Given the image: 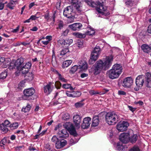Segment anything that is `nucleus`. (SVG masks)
Wrapping results in <instances>:
<instances>
[{
	"label": "nucleus",
	"instance_id": "57",
	"mask_svg": "<svg viewBox=\"0 0 151 151\" xmlns=\"http://www.w3.org/2000/svg\"><path fill=\"white\" fill-rule=\"evenodd\" d=\"M69 32V30L67 29H66L65 31H63L62 34V35L64 36H66Z\"/></svg>",
	"mask_w": 151,
	"mask_h": 151
},
{
	"label": "nucleus",
	"instance_id": "15",
	"mask_svg": "<svg viewBox=\"0 0 151 151\" xmlns=\"http://www.w3.org/2000/svg\"><path fill=\"white\" fill-rule=\"evenodd\" d=\"M83 25L80 23H76L69 26V28L72 30L78 31L80 30Z\"/></svg>",
	"mask_w": 151,
	"mask_h": 151
},
{
	"label": "nucleus",
	"instance_id": "45",
	"mask_svg": "<svg viewBox=\"0 0 151 151\" xmlns=\"http://www.w3.org/2000/svg\"><path fill=\"white\" fill-rule=\"evenodd\" d=\"M40 13L37 12L35 15H32L30 17V19L32 20H35L37 19H38L39 17V16L37 17V15H40Z\"/></svg>",
	"mask_w": 151,
	"mask_h": 151
},
{
	"label": "nucleus",
	"instance_id": "2",
	"mask_svg": "<svg viewBox=\"0 0 151 151\" xmlns=\"http://www.w3.org/2000/svg\"><path fill=\"white\" fill-rule=\"evenodd\" d=\"M106 122L109 125L116 123L119 120V116L117 112L115 111L109 112L104 116Z\"/></svg>",
	"mask_w": 151,
	"mask_h": 151
},
{
	"label": "nucleus",
	"instance_id": "27",
	"mask_svg": "<svg viewBox=\"0 0 151 151\" xmlns=\"http://www.w3.org/2000/svg\"><path fill=\"white\" fill-rule=\"evenodd\" d=\"M149 76H150V75H148L147 76L145 75L146 81L145 82V84L147 87L150 88H151V78Z\"/></svg>",
	"mask_w": 151,
	"mask_h": 151
},
{
	"label": "nucleus",
	"instance_id": "60",
	"mask_svg": "<svg viewBox=\"0 0 151 151\" xmlns=\"http://www.w3.org/2000/svg\"><path fill=\"white\" fill-rule=\"evenodd\" d=\"M16 67V66H15V63H10V65L9 67V68L10 69H13L15 67Z\"/></svg>",
	"mask_w": 151,
	"mask_h": 151
},
{
	"label": "nucleus",
	"instance_id": "58",
	"mask_svg": "<svg viewBox=\"0 0 151 151\" xmlns=\"http://www.w3.org/2000/svg\"><path fill=\"white\" fill-rule=\"evenodd\" d=\"M118 94L120 95H125L126 94V92L123 91L119 90L118 91Z\"/></svg>",
	"mask_w": 151,
	"mask_h": 151
},
{
	"label": "nucleus",
	"instance_id": "20",
	"mask_svg": "<svg viewBox=\"0 0 151 151\" xmlns=\"http://www.w3.org/2000/svg\"><path fill=\"white\" fill-rule=\"evenodd\" d=\"M103 113H101L98 116H94L92 119V122L91 126L92 127H96L97 126L99 123V117L101 115H103Z\"/></svg>",
	"mask_w": 151,
	"mask_h": 151
},
{
	"label": "nucleus",
	"instance_id": "64",
	"mask_svg": "<svg viewBox=\"0 0 151 151\" xmlns=\"http://www.w3.org/2000/svg\"><path fill=\"white\" fill-rule=\"evenodd\" d=\"M147 31L149 33L151 34V24L148 26L147 27Z\"/></svg>",
	"mask_w": 151,
	"mask_h": 151
},
{
	"label": "nucleus",
	"instance_id": "32",
	"mask_svg": "<svg viewBox=\"0 0 151 151\" xmlns=\"http://www.w3.org/2000/svg\"><path fill=\"white\" fill-rule=\"evenodd\" d=\"M72 62V60H68L64 61L62 65V68H64L68 67L71 64Z\"/></svg>",
	"mask_w": 151,
	"mask_h": 151
},
{
	"label": "nucleus",
	"instance_id": "47",
	"mask_svg": "<svg viewBox=\"0 0 151 151\" xmlns=\"http://www.w3.org/2000/svg\"><path fill=\"white\" fill-rule=\"evenodd\" d=\"M70 118V116L69 114L68 113H65L63 114L62 119L64 120L67 121Z\"/></svg>",
	"mask_w": 151,
	"mask_h": 151
},
{
	"label": "nucleus",
	"instance_id": "31",
	"mask_svg": "<svg viewBox=\"0 0 151 151\" xmlns=\"http://www.w3.org/2000/svg\"><path fill=\"white\" fill-rule=\"evenodd\" d=\"M62 88L65 89L70 88V90L71 91L74 90L75 88H73L71 84L67 83L63 84L62 85Z\"/></svg>",
	"mask_w": 151,
	"mask_h": 151
},
{
	"label": "nucleus",
	"instance_id": "25",
	"mask_svg": "<svg viewBox=\"0 0 151 151\" xmlns=\"http://www.w3.org/2000/svg\"><path fill=\"white\" fill-rule=\"evenodd\" d=\"M73 40L71 39H68L64 40L61 43L62 47L68 48L73 42Z\"/></svg>",
	"mask_w": 151,
	"mask_h": 151
},
{
	"label": "nucleus",
	"instance_id": "52",
	"mask_svg": "<svg viewBox=\"0 0 151 151\" xmlns=\"http://www.w3.org/2000/svg\"><path fill=\"white\" fill-rule=\"evenodd\" d=\"M60 136L59 138H58L56 136H53L51 139V141L54 143H56V142L60 139Z\"/></svg>",
	"mask_w": 151,
	"mask_h": 151
},
{
	"label": "nucleus",
	"instance_id": "21",
	"mask_svg": "<svg viewBox=\"0 0 151 151\" xmlns=\"http://www.w3.org/2000/svg\"><path fill=\"white\" fill-rule=\"evenodd\" d=\"M78 67L81 69V70L85 71L88 68V65L85 61L84 60H81L78 63Z\"/></svg>",
	"mask_w": 151,
	"mask_h": 151
},
{
	"label": "nucleus",
	"instance_id": "17",
	"mask_svg": "<svg viewBox=\"0 0 151 151\" xmlns=\"http://www.w3.org/2000/svg\"><path fill=\"white\" fill-rule=\"evenodd\" d=\"M24 62V59L23 58H20L17 59L15 62V65L16 66L17 69L20 71L21 68L23 65Z\"/></svg>",
	"mask_w": 151,
	"mask_h": 151
},
{
	"label": "nucleus",
	"instance_id": "36",
	"mask_svg": "<svg viewBox=\"0 0 151 151\" xmlns=\"http://www.w3.org/2000/svg\"><path fill=\"white\" fill-rule=\"evenodd\" d=\"M15 1L13 0L10 1L7 5V7L11 9H14V7L15 5Z\"/></svg>",
	"mask_w": 151,
	"mask_h": 151
},
{
	"label": "nucleus",
	"instance_id": "43",
	"mask_svg": "<svg viewBox=\"0 0 151 151\" xmlns=\"http://www.w3.org/2000/svg\"><path fill=\"white\" fill-rule=\"evenodd\" d=\"M73 97H77L81 95V93L79 91H72Z\"/></svg>",
	"mask_w": 151,
	"mask_h": 151
},
{
	"label": "nucleus",
	"instance_id": "62",
	"mask_svg": "<svg viewBox=\"0 0 151 151\" xmlns=\"http://www.w3.org/2000/svg\"><path fill=\"white\" fill-rule=\"evenodd\" d=\"M72 91H67L66 92V94L67 96L69 97H73V94H72Z\"/></svg>",
	"mask_w": 151,
	"mask_h": 151
},
{
	"label": "nucleus",
	"instance_id": "41",
	"mask_svg": "<svg viewBox=\"0 0 151 151\" xmlns=\"http://www.w3.org/2000/svg\"><path fill=\"white\" fill-rule=\"evenodd\" d=\"M85 100L84 99H82L81 101L76 103L75 104V106L76 108H80L83 106L84 105V103H83V102Z\"/></svg>",
	"mask_w": 151,
	"mask_h": 151
},
{
	"label": "nucleus",
	"instance_id": "30",
	"mask_svg": "<svg viewBox=\"0 0 151 151\" xmlns=\"http://www.w3.org/2000/svg\"><path fill=\"white\" fill-rule=\"evenodd\" d=\"M138 139V136L137 134H134L130 137L129 136V141L132 143H134L136 142Z\"/></svg>",
	"mask_w": 151,
	"mask_h": 151
},
{
	"label": "nucleus",
	"instance_id": "59",
	"mask_svg": "<svg viewBox=\"0 0 151 151\" xmlns=\"http://www.w3.org/2000/svg\"><path fill=\"white\" fill-rule=\"evenodd\" d=\"M49 16L50 15L49 13H46L44 15L45 19H46L47 21H48L49 19Z\"/></svg>",
	"mask_w": 151,
	"mask_h": 151
},
{
	"label": "nucleus",
	"instance_id": "37",
	"mask_svg": "<svg viewBox=\"0 0 151 151\" xmlns=\"http://www.w3.org/2000/svg\"><path fill=\"white\" fill-rule=\"evenodd\" d=\"M95 33V31L93 28H90L85 33L86 35H92Z\"/></svg>",
	"mask_w": 151,
	"mask_h": 151
},
{
	"label": "nucleus",
	"instance_id": "50",
	"mask_svg": "<svg viewBox=\"0 0 151 151\" xmlns=\"http://www.w3.org/2000/svg\"><path fill=\"white\" fill-rule=\"evenodd\" d=\"M128 151H140V150L138 146L135 145L130 149Z\"/></svg>",
	"mask_w": 151,
	"mask_h": 151
},
{
	"label": "nucleus",
	"instance_id": "9",
	"mask_svg": "<svg viewBox=\"0 0 151 151\" xmlns=\"http://www.w3.org/2000/svg\"><path fill=\"white\" fill-rule=\"evenodd\" d=\"M129 133L123 132L121 133L119 136V140L122 143L126 144L129 142Z\"/></svg>",
	"mask_w": 151,
	"mask_h": 151
},
{
	"label": "nucleus",
	"instance_id": "34",
	"mask_svg": "<svg viewBox=\"0 0 151 151\" xmlns=\"http://www.w3.org/2000/svg\"><path fill=\"white\" fill-rule=\"evenodd\" d=\"M31 108V105L28 104L25 107L22 108V111L24 112L25 113L28 112L30 111Z\"/></svg>",
	"mask_w": 151,
	"mask_h": 151
},
{
	"label": "nucleus",
	"instance_id": "38",
	"mask_svg": "<svg viewBox=\"0 0 151 151\" xmlns=\"http://www.w3.org/2000/svg\"><path fill=\"white\" fill-rule=\"evenodd\" d=\"M27 74L26 75L27 76V80L29 81H31L33 80L34 78V74L32 73H27Z\"/></svg>",
	"mask_w": 151,
	"mask_h": 151
},
{
	"label": "nucleus",
	"instance_id": "7",
	"mask_svg": "<svg viewBox=\"0 0 151 151\" xmlns=\"http://www.w3.org/2000/svg\"><path fill=\"white\" fill-rule=\"evenodd\" d=\"M106 0H101V4L98 8L96 9L97 11L100 13L102 14L105 15H108L109 13L108 10H107L106 7L104 6V4L105 3Z\"/></svg>",
	"mask_w": 151,
	"mask_h": 151
},
{
	"label": "nucleus",
	"instance_id": "42",
	"mask_svg": "<svg viewBox=\"0 0 151 151\" xmlns=\"http://www.w3.org/2000/svg\"><path fill=\"white\" fill-rule=\"evenodd\" d=\"M65 25L64 22L61 20H60L58 22V27H57V29H61Z\"/></svg>",
	"mask_w": 151,
	"mask_h": 151
},
{
	"label": "nucleus",
	"instance_id": "26",
	"mask_svg": "<svg viewBox=\"0 0 151 151\" xmlns=\"http://www.w3.org/2000/svg\"><path fill=\"white\" fill-rule=\"evenodd\" d=\"M68 130L66 129H63L62 130H59L58 132V134L60 136V138H65L68 136V134L67 132Z\"/></svg>",
	"mask_w": 151,
	"mask_h": 151
},
{
	"label": "nucleus",
	"instance_id": "35",
	"mask_svg": "<svg viewBox=\"0 0 151 151\" xmlns=\"http://www.w3.org/2000/svg\"><path fill=\"white\" fill-rule=\"evenodd\" d=\"M134 4V1L133 0H126L125 4L128 7H132Z\"/></svg>",
	"mask_w": 151,
	"mask_h": 151
},
{
	"label": "nucleus",
	"instance_id": "13",
	"mask_svg": "<svg viewBox=\"0 0 151 151\" xmlns=\"http://www.w3.org/2000/svg\"><path fill=\"white\" fill-rule=\"evenodd\" d=\"M55 143V147L57 149H60L64 147L67 144L66 140L63 138H60Z\"/></svg>",
	"mask_w": 151,
	"mask_h": 151
},
{
	"label": "nucleus",
	"instance_id": "28",
	"mask_svg": "<svg viewBox=\"0 0 151 151\" xmlns=\"http://www.w3.org/2000/svg\"><path fill=\"white\" fill-rule=\"evenodd\" d=\"M141 48L143 51L146 53H148L150 52V50H151L150 46H149L148 45L144 44L142 45Z\"/></svg>",
	"mask_w": 151,
	"mask_h": 151
},
{
	"label": "nucleus",
	"instance_id": "19",
	"mask_svg": "<svg viewBox=\"0 0 151 151\" xmlns=\"http://www.w3.org/2000/svg\"><path fill=\"white\" fill-rule=\"evenodd\" d=\"M108 73L109 78L112 79L117 78L120 75L119 73L112 69L109 71Z\"/></svg>",
	"mask_w": 151,
	"mask_h": 151
},
{
	"label": "nucleus",
	"instance_id": "16",
	"mask_svg": "<svg viewBox=\"0 0 151 151\" xmlns=\"http://www.w3.org/2000/svg\"><path fill=\"white\" fill-rule=\"evenodd\" d=\"M85 1L90 6L92 7H95L96 9L101 4V1H98L95 2L92 1V0H85Z\"/></svg>",
	"mask_w": 151,
	"mask_h": 151
},
{
	"label": "nucleus",
	"instance_id": "63",
	"mask_svg": "<svg viewBox=\"0 0 151 151\" xmlns=\"http://www.w3.org/2000/svg\"><path fill=\"white\" fill-rule=\"evenodd\" d=\"M32 144H31V145L29 146V147L28 149L30 151H34V150H36V149L34 147H33L32 146Z\"/></svg>",
	"mask_w": 151,
	"mask_h": 151
},
{
	"label": "nucleus",
	"instance_id": "44",
	"mask_svg": "<svg viewBox=\"0 0 151 151\" xmlns=\"http://www.w3.org/2000/svg\"><path fill=\"white\" fill-rule=\"evenodd\" d=\"M7 75V71H6L2 72L0 74V79H5Z\"/></svg>",
	"mask_w": 151,
	"mask_h": 151
},
{
	"label": "nucleus",
	"instance_id": "61",
	"mask_svg": "<svg viewBox=\"0 0 151 151\" xmlns=\"http://www.w3.org/2000/svg\"><path fill=\"white\" fill-rule=\"evenodd\" d=\"M44 146L45 148L47 150L51 149L50 145L49 144L47 143L45 144Z\"/></svg>",
	"mask_w": 151,
	"mask_h": 151
},
{
	"label": "nucleus",
	"instance_id": "33",
	"mask_svg": "<svg viewBox=\"0 0 151 151\" xmlns=\"http://www.w3.org/2000/svg\"><path fill=\"white\" fill-rule=\"evenodd\" d=\"M73 35L75 36L76 37L80 38H85L86 36V34H82L79 32H74L73 34Z\"/></svg>",
	"mask_w": 151,
	"mask_h": 151
},
{
	"label": "nucleus",
	"instance_id": "29",
	"mask_svg": "<svg viewBox=\"0 0 151 151\" xmlns=\"http://www.w3.org/2000/svg\"><path fill=\"white\" fill-rule=\"evenodd\" d=\"M55 73L57 74L58 77V78L59 80L63 82L67 83L68 80L65 79L63 77L60 73L57 70H55Z\"/></svg>",
	"mask_w": 151,
	"mask_h": 151
},
{
	"label": "nucleus",
	"instance_id": "4",
	"mask_svg": "<svg viewBox=\"0 0 151 151\" xmlns=\"http://www.w3.org/2000/svg\"><path fill=\"white\" fill-rule=\"evenodd\" d=\"M101 52V49L99 46H96L93 51L91 52L90 59L89 61V64H93L98 59Z\"/></svg>",
	"mask_w": 151,
	"mask_h": 151
},
{
	"label": "nucleus",
	"instance_id": "8",
	"mask_svg": "<svg viewBox=\"0 0 151 151\" xmlns=\"http://www.w3.org/2000/svg\"><path fill=\"white\" fill-rule=\"evenodd\" d=\"M129 126V124L126 121H120L117 125V129L119 132H124L126 131Z\"/></svg>",
	"mask_w": 151,
	"mask_h": 151
},
{
	"label": "nucleus",
	"instance_id": "12",
	"mask_svg": "<svg viewBox=\"0 0 151 151\" xmlns=\"http://www.w3.org/2000/svg\"><path fill=\"white\" fill-rule=\"evenodd\" d=\"M82 117L78 114L75 115L73 117V120L75 126L78 128L80 127Z\"/></svg>",
	"mask_w": 151,
	"mask_h": 151
},
{
	"label": "nucleus",
	"instance_id": "46",
	"mask_svg": "<svg viewBox=\"0 0 151 151\" xmlns=\"http://www.w3.org/2000/svg\"><path fill=\"white\" fill-rule=\"evenodd\" d=\"M69 52V50L68 48L65 47L61 51L60 55H64Z\"/></svg>",
	"mask_w": 151,
	"mask_h": 151
},
{
	"label": "nucleus",
	"instance_id": "5",
	"mask_svg": "<svg viewBox=\"0 0 151 151\" xmlns=\"http://www.w3.org/2000/svg\"><path fill=\"white\" fill-rule=\"evenodd\" d=\"M145 76L143 75H139L137 77L136 79L135 83L136 86L134 88V90L138 91L141 89L144 83V79Z\"/></svg>",
	"mask_w": 151,
	"mask_h": 151
},
{
	"label": "nucleus",
	"instance_id": "3",
	"mask_svg": "<svg viewBox=\"0 0 151 151\" xmlns=\"http://www.w3.org/2000/svg\"><path fill=\"white\" fill-rule=\"evenodd\" d=\"M35 90L33 88H30L25 89L23 91V95L22 98L23 100L28 101L33 100L34 99V93Z\"/></svg>",
	"mask_w": 151,
	"mask_h": 151
},
{
	"label": "nucleus",
	"instance_id": "56",
	"mask_svg": "<svg viewBox=\"0 0 151 151\" xmlns=\"http://www.w3.org/2000/svg\"><path fill=\"white\" fill-rule=\"evenodd\" d=\"M25 82L24 81H21L18 84L19 88H20L21 87H23L25 85Z\"/></svg>",
	"mask_w": 151,
	"mask_h": 151
},
{
	"label": "nucleus",
	"instance_id": "18",
	"mask_svg": "<svg viewBox=\"0 0 151 151\" xmlns=\"http://www.w3.org/2000/svg\"><path fill=\"white\" fill-rule=\"evenodd\" d=\"M66 128L71 135H73L74 137H77L78 136V134L73 124H71L69 127H67Z\"/></svg>",
	"mask_w": 151,
	"mask_h": 151
},
{
	"label": "nucleus",
	"instance_id": "1",
	"mask_svg": "<svg viewBox=\"0 0 151 151\" xmlns=\"http://www.w3.org/2000/svg\"><path fill=\"white\" fill-rule=\"evenodd\" d=\"M113 57L112 55L106 56L104 62L100 60L96 62L93 65V74L95 75L99 74L102 70H104L109 69L112 64Z\"/></svg>",
	"mask_w": 151,
	"mask_h": 151
},
{
	"label": "nucleus",
	"instance_id": "11",
	"mask_svg": "<svg viewBox=\"0 0 151 151\" xmlns=\"http://www.w3.org/2000/svg\"><path fill=\"white\" fill-rule=\"evenodd\" d=\"M91 119L89 117H87L84 118L81 127L83 129L88 128L90 126L91 122Z\"/></svg>",
	"mask_w": 151,
	"mask_h": 151
},
{
	"label": "nucleus",
	"instance_id": "22",
	"mask_svg": "<svg viewBox=\"0 0 151 151\" xmlns=\"http://www.w3.org/2000/svg\"><path fill=\"white\" fill-rule=\"evenodd\" d=\"M52 84L51 82H49L46 85L44 86L43 87L44 92L47 95H49L52 91V89L51 88V86Z\"/></svg>",
	"mask_w": 151,
	"mask_h": 151
},
{
	"label": "nucleus",
	"instance_id": "23",
	"mask_svg": "<svg viewBox=\"0 0 151 151\" xmlns=\"http://www.w3.org/2000/svg\"><path fill=\"white\" fill-rule=\"evenodd\" d=\"M71 4L78 12H81V10L80 8L81 2L77 0H72Z\"/></svg>",
	"mask_w": 151,
	"mask_h": 151
},
{
	"label": "nucleus",
	"instance_id": "14",
	"mask_svg": "<svg viewBox=\"0 0 151 151\" xmlns=\"http://www.w3.org/2000/svg\"><path fill=\"white\" fill-rule=\"evenodd\" d=\"M32 66V63L31 62H28L25 63L24 65L22 66V67L20 70L22 71V73L23 74H27L29 69Z\"/></svg>",
	"mask_w": 151,
	"mask_h": 151
},
{
	"label": "nucleus",
	"instance_id": "51",
	"mask_svg": "<svg viewBox=\"0 0 151 151\" xmlns=\"http://www.w3.org/2000/svg\"><path fill=\"white\" fill-rule=\"evenodd\" d=\"M19 124L17 122L13 123L10 125V127H13L14 129H16L18 127Z\"/></svg>",
	"mask_w": 151,
	"mask_h": 151
},
{
	"label": "nucleus",
	"instance_id": "55",
	"mask_svg": "<svg viewBox=\"0 0 151 151\" xmlns=\"http://www.w3.org/2000/svg\"><path fill=\"white\" fill-rule=\"evenodd\" d=\"M10 122L8 121V120H5L3 123H2L1 124H3L4 125H5V127H10Z\"/></svg>",
	"mask_w": 151,
	"mask_h": 151
},
{
	"label": "nucleus",
	"instance_id": "54",
	"mask_svg": "<svg viewBox=\"0 0 151 151\" xmlns=\"http://www.w3.org/2000/svg\"><path fill=\"white\" fill-rule=\"evenodd\" d=\"M5 127V125L1 124L0 129L4 132L7 131L8 129L7 127Z\"/></svg>",
	"mask_w": 151,
	"mask_h": 151
},
{
	"label": "nucleus",
	"instance_id": "39",
	"mask_svg": "<svg viewBox=\"0 0 151 151\" xmlns=\"http://www.w3.org/2000/svg\"><path fill=\"white\" fill-rule=\"evenodd\" d=\"M78 65H75L71 67L69 72L71 74H74L78 70Z\"/></svg>",
	"mask_w": 151,
	"mask_h": 151
},
{
	"label": "nucleus",
	"instance_id": "10",
	"mask_svg": "<svg viewBox=\"0 0 151 151\" xmlns=\"http://www.w3.org/2000/svg\"><path fill=\"white\" fill-rule=\"evenodd\" d=\"M133 83V80L131 77H127L124 79L122 83L123 87L125 88H129Z\"/></svg>",
	"mask_w": 151,
	"mask_h": 151
},
{
	"label": "nucleus",
	"instance_id": "24",
	"mask_svg": "<svg viewBox=\"0 0 151 151\" xmlns=\"http://www.w3.org/2000/svg\"><path fill=\"white\" fill-rule=\"evenodd\" d=\"M112 69L115 70L119 74H121L122 72V68L121 65L116 64L113 65Z\"/></svg>",
	"mask_w": 151,
	"mask_h": 151
},
{
	"label": "nucleus",
	"instance_id": "48",
	"mask_svg": "<svg viewBox=\"0 0 151 151\" xmlns=\"http://www.w3.org/2000/svg\"><path fill=\"white\" fill-rule=\"evenodd\" d=\"M6 139L5 138L3 139L0 142V145L1 147H3V148H4V145L6 143Z\"/></svg>",
	"mask_w": 151,
	"mask_h": 151
},
{
	"label": "nucleus",
	"instance_id": "53",
	"mask_svg": "<svg viewBox=\"0 0 151 151\" xmlns=\"http://www.w3.org/2000/svg\"><path fill=\"white\" fill-rule=\"evenodd\" d=\"M83 44V40H78L77 42L76 43V45L78 47H81Z\"/></svg>",
	"mask_w": 151,
	"mask_h": 151
},
{
	"label": "nucleus",
	"instance_id": "49",
	"mask_svg": "<svg viewBox=\"0 0 151 151\" xmlns=\"http://www.w3.org/2000/svg\"><path fill=\"white\" fill-rule=\"evenodd\" d=\"M55 86L57 89H60L61 87L62 84L60 81H57L55 83Z\"/></svg>",
	"mask_w": 151,
	"mask_h": 151
},
{
	"label": "nucleus",
	"instance_id": "40",
	"mask_svg": "<svg viewBox=\"0 0 151 151\" xmlns=\"http://www.w3.org/2000/svg\"><path fill=\"white\" fill-rule=\"evenodd\" d=\"M123 147L122 143L119 142L117 143L116 148L119 151L123 150Z\"/></svg>",
	"mask_w": 151,
	"mask_h": 151
},
{
	"label": "nucleus",
	"instance_id": "6",
	"mask_svg": "<svg viewBox=\"0 0 151 151\" xmlns=\"http://www.w3.org/2000/svg\"><path fill=\"white\" fill-rule=\"evenodd\" d=\"M73 9L71 6H69L65 8L63 11V15L68 18L73 19L75 16L73 12Z\"/></svg>",
	"mask_w": 151,
	"mask_h": 151
}]
</instances>
